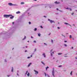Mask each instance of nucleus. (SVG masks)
<instances>
[{
	"instance_id": "6ab92c4d",
	"label": "nucleus",
	"mask_w": 77,
	"mask_h": 77,
	"mask_svg": "<svg viewBox=\"0 0 77 77\" xmlns=\"http://www.w3.org/2000/svg\"><path fill=\"white\" fill-rule=\"evenodd\" d=\"M41 63H42V64L44 65H45V63H44V62H43V61H42Z\"/></svg>"
},
{
	"instance_id": "8fccbe9b",
	"label": "nucleus",
	"mask_w": 77,
	"mask_h": 77,
	"mask_svg": "<svg viewBox=\"0 0 77 77\" xmlns=\"http://www.w3.org/2000/svg\"><path fill=\"white\" fill-rule=\"evenodd\" d=\"M10 75H7V77H9Z\"/></svg>"
},
{
	"instance_id": "e2e57ef3",
	"label": "nucleus",
	"mask_w": 77,
	"mask_h": 77,
	"mask_svg": "<svg viewBox=\"0 0 77 77\" xmlns=\"http://www.w3.org/2000/svg\"><path fill=\"white\" fill-rule=\"evenodd\" d=\"M50 35V33L49 34V35Z\"/></svg>"
},
{
	"instance_id": "2f4dec72",
	"label": "nucleus",
	"mask_w": 77,
	"mask_h": 77,
	"mask_svg": "<svg viewBox=\"0 0 77 77\" xmlns=\"http://www.w3.org/2000/svg\"><path fill=\"white\" fill-rule=\"evenodd\" d=\"M45 74V76H47V74H46V73L45 72L44 73Z\"/></svg>"
},
{
	"instance_id": "f03ea898",
	"label": "nucleus",
	"mask_w": 77,
	"mask_h": 77,
	"mask_svg": "<svg viewBox=\"0 0 77 77\" xmlns=\"http://www.w3.org/2000/svg\"><path fill=\"white\" fill-rule=\"evenodd\" d=\"M11 15H8L7 14H5L4 15V17L5 18H8V17H9L10 16H11Z\"/></svg>"
},
{
	"instance_id": "58836bf2",
	"label": "nucleus",
	"mask_w": 77,
	"mask_h": 77,
	"mask_svg": "<svg viewBox=\"0 0 77 77\" xmlns=\"http://www.w3.org/2000/svg\"><path fill=\"white\" fill-rule=\"evenodd\" d=\"M29 24H31V22H29Z\"/></svg>"
},
{
	"instance_id": "3c124183",
	"label": "nucleus",
	"mask_w": 77,
	"mask_h": 77,
	"mask_svg": "<svg viewBox=\"0 0 77 77\" xmlns=\"http://www.w3.org/2000/svg\"><path fill=\"white\" fill-rule=\"evenodd\" d=\"M57 10L58 11V10H59V9H58V8H57Z\"/></svg>"
},
{
	"instance_id": "49530a36",
	"label": "nucleus",
	"mask_w": 77,
	"mask_h": 77,
	"mask_svg": "<svg viewBox=\"0 0 77 77\" xmlns=\"http://www.w3.org/2000/svg\"><path fill=\"white\" fill-rule=\"evenodd\" d=\"M17 75H18V76H19V75H18V73L17 74Z\"/></svg>"
},
{
	"instance_id": "c85d7f7f",
	"label": "nucleus",
	"mask_w": 77,
	"mask_h": 77,
	"mask_svg": "<svg viewBox=\"0 0 77 77\" xmlns=\"http://www.w3.org/2000/svg\"><path fill=\"white\" fill-rule=\"evenodd\" d=\"M72 71L70 73V75H72Z\"/></svg>"
},
{
	"instance_id": "4468645a",
	"label": "nucleus",
	"mask_w": 77,
	"mask_h": 77,
	"mask_svg": "<svg viewBox=\"0 0 77 77\" xmlns=\"http://www.w3.org/2000/svg\"><path fill=\"white\" fill-rule=\"evenodd\" d=\"M48 68H49V67L48 66H47L46 67V71H47V69H48Z\"/></svg>"
},
{
	"instance_id": "bf43d9fd",
	"label": "nucleus",
	"mask_w": 77,
	"mask_h": 77,
	"mask_svg": "<svg viewBox=\"0 0 77 77\" xmlns=\"http://www.w3.org/2000/svg\"><path fill=\"white\" fill-rule=\"evenodd\" d=\"M28 42H29V41H28Z\"/></svg>"
},
{
	"instance_id": "bb28decb",
	"label": "nucleus",
	"mask_w": 77,
	"mask_h": 77,
	"mask_svg": "<svg viewBox=\"0 0 77 77\" xmlns=\"http://www.w3.org/2000/svg\"><path fill=\"white\" fill-rule=\"evenodd\" d=\"M58 54L59 55H60V54H62V53H59Z\"/></svg>"
},
{
	"instance_id": "5fc2aeb1",
	"label": "nucleus",
	"mask_w": 77,
	"mask_h": 77,
	"mask_svg": "<svg viewBox=\"0 0 77 77\" xmlns=\"http://www.w3.org/2000/svg\"><path fill=\"white\" fill-rule=\"evenodd\" d=\"M44 17H46V16H44Z\"/></svg>"
},
{
	"instance_id": "c03bdc74",
	"label": "nucleus",
	"mask_w": 77,
	"mask_h": 77,
	"mask_svg": "<svg viewBox=\"0 0 77 77\" xmlns=\"http://www.w3.org/2000/svg\"><path fill=\"white\" fill-rule=\"evenodd\" d=\"M31 38H33V37H32V36H31Z\"/></svg>"
},
{
	"instance_id": "6e6d98bb",
	"label": "nucleus",
	"mask_w": 77,
	"mask_h": 77,
	"mask_svg": "<svg viewBox=\"0 0 77 77\" xmlns=\"http://www.w3.org/2000/svg\"><path fill=\"white\" fill-rule=\"evenodd\" d=\"M72 49H73V47H72Z\"/></svg>"
},
{
	"instance_id": "20e7f679",
	"label": "nucleus",
	"mask_w": 77,
	"mask_h": 77,
	"mask_svg": "<svg viewBox=\"0 0 77 77\" xmlns=\"http://www.w3.org/2000/svg\"><path fill=\"white\" fill-rule=\"evenodd\" d=\"M48 21H50L51 23H54V20H51L49 19H48Z\"/></svg>"
},
{
	"instance_id": "338daca9",
	"label": "nucleus",
	"mask_w": 77,
	"mask_h": 77,
	"mask_svg": "<svg viewBox=\"0 0 77 77\" xmlns=\"http://www.w3.org/2000/svg\"><path fill=\"white\" fill-rule=\"evenodd\" d=\"M57 14H58V13H57Z\"/></svg>"
},
{
	"instance_id": "f8f14e48",
	"label": "nucleus",
	"mask_w": 77,
	"mask_h": 77,
	"mask_svg": "<svg viewBox=\"0 0 77 77\" xmlns=\"http://www.w3.org/2000/svg\"><path fill=\"white\" fill-rule=\"evenodd\" d=\"M66 9H69L70 10V11H72V9H71V8H66Z\"/></svg>"
},
{
	"instance_id": "6e6552de",
	"label": "nucleus",
	"mask_w": 77,
	"mask_h": 77,
	"mask_svg": "<svg viewBox=\"0 0 77 77\" xmlns=\"http://www.w3.org/2000/svg\"><path fill=\"white\" fill-rule=\"evenodd\" d=\"M54 3H55V4H59V3H60V2H57V1H56L55 2H54Z\"/></svg>"
},
{
	"instance_id": "e433bc0d",
	"label": "nucleus",
	"mask_w": 77,
	"mask_h": 77,
	"mask_svg": "<svg viewBox=\"0 0 77 77\" xmlns=\"http://www.w3.org/2000/svg\"><path fill=\"white\" fill-rule=\"evenodd\" d=\"M54 52H55V51H54L53 52H52V53H53V54H54Z\"/></svg>"
},
{
	"instance_id": "ddd939ff",
	"label": "nucleus",
	"mask_w": 77,
	"mask_h": 77,
	"mask_svg": "<svg viewBox=\"0 0 77 77\" xmlns=\"http://www.w3.org/2000/svg\"><path fill=\"white\" fill-rule=\"evenodd\" d=\"M27 75V76H28V77H29V76H30V73H29V72H28V74Z\"/></svg>"
},
{
	"instance_id": "c9c22d12",
	"label": "nucleus",
	"mask_w": 77,
	"mask_h": 77,
	"mask_svg": "<svg viewBox=\"0 0 77 77\" xmlns=\"http://www.w3.org/2000/svg\"><path fill=\"white\" fill-rule=\"evenodd\" d=\"M71 15H74V13H72Z\"/></svg>"
},
{
	"instance_id": "f3484780",
	"label": "nucleus",
	"mask_w": 77,
	"mask_h": 77,
	"mask_svg": "<svg viewBox=\"0 0 77 77\" xmlns=\"http://www.w3.org/2000/svg\"><path fill=\"white\" fill-rule=\"evenodd\" d=\"M31 64H32V63H30L28 65V66L29 67L30 66Z\"/></svg>"
},
{
	"instance_id": "1a4fd4ad",
	"label": "nucleus",
	"mask_w": 77,
	"mask_h": 77,
	"mask_svg": "<svg viewBox=\"0 0 77 77\" xmlns=\"http://www.w3.org/2000/svg\"><path fill=\"white\" fill-rule=\"evenodd\" d=\"M43 56H44V57H46V56L45 55V53H43Z\"/></svg>"
},
{
	"instance_id": "37998d69",
	"label": "nucleus",
	"mask_w": 77,
	"mask_h": 77,
	"mask_svg": "<svg viewBox=\"0 0 77 77\" xmlns=\"http://www.w3.org/2000/svg\"><path fill=\"white\" fill-rule=\"evenodd\" d=\"M5 62H6V60H5Z\"/></svg>"
},
{
	"instance_id": "864d4df0",
	"label": "nucleus",
	"mask_w": 77,
	"mask_h": 77,
	"mask_svg": "<svg viewBox=\"0 0 77 77\" xmlns=\"http://www.w3.org/2000/svg\"><path fill=\"white\" fill-rule=\"evenodd\" d=\"M27 51H25V52H27Z\"/></svg>"
},
{
	"instance_id": "de8ad7c7",
	"label": "nucleus",
	"mask_w": 77,
	"mask_h": 77,
	"mask_svg": "<svg viewBox=\"0 0 77 77\" xmlns=\"http://www.w3.org/2000/svg\"><path fill=\"white\" fill-rule=\"evenodd\" d=\"M73 26H75V24H74L73 25Z\"/></svg>"
},
{
	"instance_id": "dca6fc26",
	"label": "nucleus",
	"mask_w": 77,
	"mask_h": 77,
	"mask_svg": "<svg viewBox=\"0 0 77 77\" xmlns=\"http://www.w3.org/2000/svg\"><path fill=\"white\" fill-rule=\"evenodd\" d=\"M21 5H24V2H22L20 3Z\"/></svg>"
},
{
	"instance_id": "c756f323",
	"label": "nucleus",
	"mask_w": 77,
	"mask_h": 77,
	"mask_svg": "<svg viewBox=\"0 0 77 77\" xmlns=\"http://www.w3.org/2000/svg\"><path fill=\"white\" fill-rule=\"evenodd\" d=\"M33 42H34V43H36V41H34Z\"/></svg>"
},
{
	"instance_id": "423d86ee",
	"label": "nucleus",
	"mask_w": 77,
	"mask_h": 77,
	"mask_svg": "<svg viewBox=\"0 0 77 77\" xmlns=\"http://www.w3.org/2000/svg\"><path fill=\"white\" fill-rule=\"evenodd\" d=\"M54 6L53 5H51L49 6L50 8H53Z\"/></svg>"
},
{
	"instance_id": "b1692460",
	"label": "nucleus",
	"mask_w": 77,
	"mask_h": 77,
	"mask_svg": "<svg viewBox=\"0 0 77 77\" xmlns=\"http://www.w3.org/2000/svg\"><path fill=\"white\" fill-rule=\"evenodd\" d=\"M36 30H37V28H35L34 29V31H36Z\"/></svg>"
},
{
	"instance_id": "2eb2a0df",
	"label": "nucleus",
	"mask_w": 77,
	"mask_h": 77,
	"mask_svg": "<svg viewBox=\"0 0 77 77\" xmlns=\"http://www.w3.org/2000/svg\"><path fill=\"white\" fill-rule=\"evenodd\" d=\"M28 73V71H27L25 73V75H27V74Z\"/></svg>"
},
{
	"instance_id": "09e8293b",
	"label": "nucleus",
	"mask_w": 77,
	"mask_h": 77,
	"mask_svg": "<svg viewBox=\"0 0 77 77\" xmlns=\"http://www.w3.org/2000/svg\"><path fill=\"white\" fill-rule=\"evenodd\" d=\"M75 59H77V57H75Z\"/></svg>"
},
{
	"instance_id": "0eeeda50",
	"label": "nucleus",
	"mask_w": 77,
	"mask_h": 77,
	"mask_svg": "<svg viewBox=\"0 0 77 77\" xmlns=\"http://www.w3.org/2000/svg\"><path fill=\"white\" fill-rule=\"evenodd\" d=\"M64 24H66V25H67V24H69V26H70V27H72L71 25H70V24H68V23H65Z\"/></svg>"
},
{
	"instance_id": "7ed1b4c3",
	"label": "nucleus",
	"mask_w": 77,
	"mask_h": 77,
	"mask_svg": "<svg viewBox=\"0 0 77 77\" xmlns=\"http://www.w3.org/2000/svg\"><path fill=\"white\" fill-rule=\"evenodd\" d=\"M52 75H53V77H55L54 76V68H53V69L52 71Z\"/></svg>"
},
{
	"instance_id": "a18cd8bd",
	"label": "nucleus",
	"mask_w": 77,
	"mask_h": 77,
	"mask_svg": "<svg viewBox=\"0 0 77 77\" xmlns=\"http://www.w3.org/2000/svg\"><path fill=\"white\" fill-rule=\"evenodd\" d=\"M32 55H31V57H32Z\"/></svg>"
},
{
	"instance_id": "f704fd0d",
	"label": "nucleus",
	"mask_w": 77,
	"mask_h": 77,
	"mask_svg": "<svg viewBox=\"0 0 77 77\" xmlns=\"http://www.w3.org/2000/svg\"><path fill=\"white\" fill-rule=\"evenodd\" d=\"M64 42H67V41H64Z\"/></svg>"
},
{
	"instance_id": "4d7b16f0",
	"label": "nucleus",
	"mask_w": 77,
	"mask_h": 77,
	"mask_svg": "<svg viewBox=\"0 0 77 77\" xmlns=\"http://www.w3.org/2000/svg\"><path fill=\"white\" fill-rule=\"evenodd\" d=\"M34 1H37V0H34Z\"/></svg>"
},
{
	"instance_id": "9d476101",
	"label": "nucleus",
	"mask_w": 77,
	"mask_h": 77,
	"mask_svg": "<svg viewBox=\"0 0 77 77\" xmlns=\"http://www.w3.org/2000/svg\"><path fill=\"white\" fill-rule=\"evenodd\" d=\"M52 51H53V49H52L51 51V56H53V54H52V53H51Z\"/></svg>"
},
{
	"instance_id": "79ce46f5",
	"label": "nucleus",
	"mask_w": 77,
	"mask_h": 77,
	"mask_svg": "<svg viewBox=\"0 0 77 77\" xmlns=\"http://www.w3.org/2000/svg\"><path fill=\"white\" fill-rule=\"evenodd\" d=\"M12 24H14V22H13L12 23Z\"/></svg>"
},
{
	"instance_id": "ea45409f",
	"label": "nucleus",
	"mask_w": 77,
	"mask_h": 77,
	"mask_svg": "<svg viewBox=\"0 0 77 77\" xmlns=\"http://www.w3.org/2000/svg\"><path fill=\"white\" fill-rule=\"evenodd\" d=\"M57 28L58 29H60V27H57Z\"/></svg>"
},
{
	"instance_id": "0e129e2a",
	"label": "nucleus",
	"mask_w": 77,
	"mask_h": 77,
	"mask_svg": "<svg viewBox=\"0 0 77 77\" xmlns=\"http://www.w3.org/2000/svg\"><path fill=\"white\" fill-rule=\"evenodd\" d=\"M61 1H62V2H63V1H62V0H61Z\"/></svg>"
},
{
	"instance_id": "aec40b11",
	"label": "nucleus",
	"mask_w": 77,
	"mask_h": 77,
	"mask_svg": "<svg viewBox=\"0 0 77 77\" xmlns=\"http://www.w3.org/2000/svg\"><path fill=\"white\" fill-rule=\"evenodd\" d=\"M38 36H40L41 34H40V33L38 34Z\"/></svg>"
},
{
	"instance_id": "f257e3e1",
	"label": "nucleus",
	"mask_w": 77,
	"mask_h": 77,
	"mask_svg": "<svg viewBox=\"0 0 77 77\" xmlns=\"http://www.w3.org/2000/svg\"><path fill=\"white\" fill-rule=\"evenodd\" d=\"M8 5H9V6H18V5L16 4H14L11 3H8Z\"/></svg>"
},
{
	"instance_id": "4be33fe9",
	"label": "nucleus",
	"mask_w": 77,
	"mask_h": 77,
	"mask_svg": "<svg viewBox=\"0 0 77 77\" xmlns=\"http://www.w3.org/2000/svg\"><path fill=\"white\" fill-rule=\"evenodd\" d=\"M26 37L25 36L24 38L23 39V40H24V39H26Z\"/></svg>"
},
{
	"instance_id": "052dcab7",
	"label": "nucleus",
	"mask_w": 77,
	"mask_h": 77,
	"mask_svg": "<svg viewBox=\"0 0 77 77\" xmlns=\"http://www.w3.org/2000/svg\"><path fill=\"white\" fill-rule=\"evenodd\" d=\"M26 48H27V46H26Z\"/></svg>"
},
{
	"instance_id": "393cba45",
	"label": "nucleus",
	"mask_w": 77,
	"mask_h": 77,
	"mask_svg": "<svg viewBox=\"0 0 77 77\" xmlns=\"http://www.w3.org/2000/svg\"><path fill=\"white\" fill-rule=\"evenodd\" d=\"M64 45L65 47H66L67 46V45H66V44H64Z\"/></svg>"
},
{
	"instance_id": "473e14b6",
	"label": "nucleus",
	"mask_w": 77,
	"mask_h": 77,
	"mask_svg": "<svg viewBox=\"0 0 77 77\" xmlns=\"http://www.w3.org/2000/svg\"><path fill=\"white\" fill-rule=\"evenodd\" d=\"M44 44H45V45H47L45 43H44Z\"/></svg>"
},
{
	"instance_id": "412c9836",
	"label": "nucleus",
	"mask_w": 77,
	"mask_h": 77,
	"mask_svg": "<svg viewBox=\"0 0 77 77\" xmlns=\"http://www.w3.org/2000/svg\"><path fill=\"white\" fill-rule=\"evenodd\" d=\"M14 71V68L13 67H12V69L11 70V72H13V71Z\"/></svg>"
},
{
	"instance_id": "13d9d810",
	"label": "nucleus",
	"mask_w": 77,
	"mask_h": 77,
	"mask_svg": "<svg viewBox=\"0 0 77 77\" xmlns=\"http://www.w3.org/2000/svg\"><path fill=\"white\" fill-rule=\"evenodd\" d=\"M64 57H67V56H64Z\"/></svg>"
},
{
	"instance_id": "72a5a7b5",
	"label": "nucleus",
	"mask_w": 77,
	"mask_h": 77,
	"mask_svg": "<svg viewBox=\"0 0 77 77\" xmlns=\"http://www.w3.org/2000/svg\"><path fill=\"white\" fill-rule=\"evenodd\" d=\"M27 58H28V59H29V58H30V57H28Z\"/></svg>"
},
{
	"instance_id": "a211bd4d",
	"label": "nucleus",
	"mask_w": 77,
	"mask_h": 77,
	"mask_svg": "<svg viewBox=\"0 0 77 77\" xmlns=\"http://www.w3.org/2000/svg\"><path fill=\"white\" fill-rule=\"evenodd\" d=\"M14 17V16H11V17H10V18L11 19H12V18H13Z\"/></svg>"
},
{
	"instance_id": "a878e982",
	"label": "nucleus",
	"mask_w": 77,
	"mask_h": 77,
	"mask_svg": "<svg viewBox=\"0 0 77 77\" xmlns=\"http://www.w3.org/2000/svg\"><path fill=\"white\" fill-rule=\"evenodd\" d=\"M58 67H62V66L60 65V66H58Z\"/></svg>"
},
{
	"instance_id": "603ef678",
	"label": "nucleus",
	"mask_w": 77,
	"mask_h": 77,
	"mask_svg": "<svg viewBox=\"0 0 77 77\" xmlns=\"http://www.w3.org/2000/svg\"><path fill=\"white\" fill-rule=\"evenodd\" d=\"M60 12H62V11H60Z\"/></svg>"
},
{
	"instance_id": "774afa93",
	"label": "nucleus",
	"mask_w": 77,
	"mask_h": 77,
	"mask_svg": "<svg viewBox=\"0 0 77 77\" xmlns=\"http://www.w3.org/2000/svg\"><path fill=\"white\" fill-rule=\"evenodd\" d=\"M13 49H14V48H13Z\"/></svg>"
},
{
	"instance_id": "5701e85b",
	"label": "nucleus",
	"mask_w": 77,
	"mask_h": 77,
	"mask_svg": "<svg viewBox=\"0 0 77 77\" xmlns=\"http://www.w3.org/2000/svg\"><path fill=\"white\" fill-rule=\"evenodd\" d=\"M69 38H72V35H70Z\"/></svg>"
},
{
	"instance_id": "a19ab883",
	"label": "nucleus",
	"mask_w": 77,
	"mask_h": 77,
	"mask_svg": "<svg viewBox=\"0 0 77 77\" xmlns=\"http://www.w3.org/2000/svg\"><path fill=\"white\" fill-rule=\"evenodd\" d=\"M36 51V49H35V51Z\"/></svg>"
},
{
	"instance_id": "cd10ccee",
	"label": "nucleus",
	"mask_w": 77,
	"mask_h": 77,
	"mask_svg": "<svg viewBox=\"0 0 77 77\" xmlns=\"http://www.w3.org/2000/svg\"><path fill=\"white\" fill-rule=\"evenodd\" d=\"M51 42L52 43H53V39H51Z\"/></svg>"
},
{
	"instance_id": "4c0bfd02",
	"label": "nucleus",
	"mask_w": 77,
	"mask_h": 77,
	"mask_svg": "<svg viewBox=\"0 0 77 77\" xmlns=\"http://www.w3.org/2000/svg\"><path fill=\"white\" fill-rule=\"evenodd\" d=\"M40 27H41V28H42H42H43V27H42V26H40Z\"/></svg>"
},
{
	"instance_id": "7c9ffc66",
	"label": "nucleus",
	"mask_w": 77,
	"mask_h": 77,
	"mask_svg": "<svg viewBox=\"0 0 77 77\" xmlns=\"http://www.w3.org/2000/svg\"><path fill=\"white\" fill-rule=\"evenodd\" d=\"M62 36H63L64 38H65V35H63V34H62Z\"/></svg>"
},
{
	"instance_id": "680f3d73",
	"label": "nucleus",
	"mask_w": 77,
	"mask_h": 77,
	"mask_svg": "<svg viewBox=\"0 0 77 77\" xmlns=\"http://www.w3.org/2000/svg\"><path fill=\"white\" fill-rule=\"evenodd\" d=\"M17 71V72H18L19 71Z\"/></svg>"
},
{
	"instance_id": "69168bd1",
	"label": "nucleus",
	"mask_w": 77,
	"mask_h": 77,
	"mask_svg": "<svg viewBox=\"0 0 77 77\" xmlns=\"http://www.w3.org/2000/svg\"><path fill=\"white\" fill-rule=\"evenodd\" d=\"M30 14V13H28V14Z\"/></svg>"
},
{
	"instance_id": "39448f33",
	"label": "nucleus",
	"mask_w": 77,
	"mask_h": 77,
	"mask_svg": "<svg viewBox=\"0 0 77 77\" xmlns=\"http://www.w3.org/2000/svg\"><path fill=\"white\" fill-rule=\"evenodd\" d=\"M34 71L35 72V74H38V71H37L36 70H34Z\"/></svg>"
},
{
	"instance_id": "9b49d317",
	"label": "nucleus",
	"mask_w": 77,
	"mask_h": 77,
	"mask_svg": "<svg viewBox=\"0 0 77 77\" xmlns=\"http://www.w3.org/2000/svg\"><path fill=\"white\" fill-rule=\"evenodd\" d=\"M21 13V12H20V11H18L16 12V14H20Z\"/></svg>"
}]
</instances>
